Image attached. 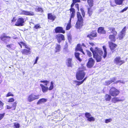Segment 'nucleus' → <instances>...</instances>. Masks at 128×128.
Masks as SVG:
<instances>
[{"label": "nucleus", "mask_w": 128, "mask_h": 128, "mask_svg": "<svg viewBox=\"0 0 128 128\" xmlns=\"http://www.w3.org/2000/svg\"><path fill=\"white\" fill-rule=\"evenodd\" d=\"M7 47L10 49L14 50L15 48V46L12 44H10L6 46Z\"/></svg>", "instance_id": "nucleus-31"}, {"label": "nucleus", "mask_w": 128, "mask_h": 128, "mask_svg": "<svg viewBox=\"0 0 128 128\" xmlns=\"http://www.w3.org/2000/svg\"><path fill=\"white\" fill-rule=\"evenodd\" d=\"M64 50L66 53H67L68 52V50L67 48H66L64 49Z\"/></svg>", "instance_id": "nucleus-59"}, {"label": "nucleus", "mask_w": 128, "mask_h": 128, "mask_svg": "<svg viewBox=\"0 0 128 128\" xmlns=\"http://www.w3.org/2000/svg\"><path fill=\"white\" fill-rule=\"evenodd\" d=\"M12 108V107H10L8 106H7V109H11Z\"/></svg>", "instance_id": "nucleus-61"}, {"label": "nucleus", "mask_w": 128, "mask_h": 128, "mask_svg": "<svg viewBox=\"0 0 128 128\" xmlns=\"http://www.w3.org/2000/svg\"><path fill=\"white\" fill-rule=\"evenodd\" d=\"M40 82L44 83L45 85L46 86H47V84L49 82L46 80H43L40 81Z\"/></svg>", "instance_id": "nucleus-41"}, {"label": "nucleus", "mask_w": 128, "mask_h": 128, "mask_svg": "<svg viewBox=\"0 0 128 128\" xmlns=\"http://www.w3.org/2000/svg\"><path fill=\"white\" fill-rule=\"evenodd\" d=\"M54 88V83L52 81L50 83V85L49 87V90H51L53 88Z\"/></svg>", "instance_id": "nucleus-36"}, {"label": "nucleus", "mask_w": 128, "mask_h": 128, "mask_svg": "<svg viewBox=\"0 0 128 128\" xmlns=\"http://www.w3.org/2000/svg\"><path fill=\"white\" fill-rule=\"evenodd\" d=\"M114 62L116 64L120 66L124 62V61L123 60H122L120 57L118 56L115 58Z\"/></svg>", "instance_id": "nucleus-5"}, {"label": "nucleus", "mask_w": 128, "mask_h": 128, "mask_svg": "<svg viewBox=\"0 0 128 128\" xmlns=\"http://www.w3.org/2000/svg\"><path fill=\"white\" fill-rule=\"evenodd\" d=\"M93 0H88V2L90 6L91 7L93 6Z\"/></svg>", "instance_id": "nucleus-33"}, {"label": "nucleus", "mask_w": 128, "mask_h": 128, "mask_svg": "<svg viewBox=\"0 0 128 128\" xmlns=\"http://www.w3.org/2000/svg\"><path fill=\"white\" fill-rule=\"evenodd\" d=\"M24 46L25 47V48H27L28 49V50H30V48L28 46H27L26 44V45Z\"/></svg>", "instance_id": "nucleus-57"}, {"label": "nucleus", "mask_w": 128, "mask_h": 128, "mask_svg": "<svg viewBox=\"0 0 128 128\" xmlns=\"http://www.w3.org/2000/svg\"><path fill=\"white\" fill-rule=\"evenodd\" d=\"M6 38H10V37L9 36H6L5 35L2 36L0 37V39L1 40L5 42Z\"/></svg>", "instance_id": "nucleus-30"}, {"label": "nucleus", "mask_w": 128, "mask_h": 128, "mask_svg": "<svg viewBox=\"0 0 128 128\" xmlns=\"http://www.w3.org/2000/svg\"><path fill=\"white\" fill-rule=\"evenodd\" d=\"M85 116L87 119L91 116L90 114L88 112L86 113L85 114Z\"/></svg>", "instance_id": "nucleus-38"}, {"label": "nucleus", "mask_w": 128, "mask_h": 128, "mask_svg": "<svg viewBox=\"0 0 128 128\" xmlns=\"http://www.w3.org/2000/svg\"><path fill=\"white\" fill-rule=\"evenodd\" d=\"M87 78V77H86L85 78L82 80V82H84L85 80H86V78Z\"/></svg>", "instance_id": "nucleus-64"}, {"label": "nucleus", "mask_w": 128, "mask_h": 128, "mask_svg": "<svg viewBox=\"0 0 128 128\" xmlns=\"http://www.w3.org/2000/svg\"><path fill=\"white\" fill-rule=\"evenodd\" d=\"M5 114L4 113L0 114V120L3 118Z\"/></svg>", "instance_id": "nucleus-49"}, {"label": "nucleus", "mask_w": 128, "mask_h": 128, "mask_svg": "<svg viewBox=\"0 0 128 128\" xmlns=\"http://www.w3.org/2000/svg\"><path fill=\"white\" fill-rule=\"evenodd\" d=\"M87 120L90 122H92L94 121L95 120V119L92 116H90Z\"/></svg>", "instance_id": "nucleus-37"}, {"label": "nucleus", "mask_w": 128, "mask_h": 128, "mask_svg": "<svg viewBox=\"0 0 128 128\" xmlns=\"http://www.w3.org/2000/svg\"><path fill=\"white\" fill-rule=\"evenodd\" d=\"M19 12L20 14L26 16H33L34 14V12H32L26 11L22 10H21Z\"/></svg>", "instance_id": "nucleus-7"}, {"label": "nucleus", "mask_w": 128, "mask_h": 128, "mask_svg": "<svg viewBox=\"0 0 128 128\" xmlns=\"http://www.w3.org/2000/svg\"><path fill=\"white\" fill-rule=\"evenodd\" d=\"M98 33L100 34H105L106 33V31L104 30V28L102 27L98 28Z\"/></svg>", "instance_id": "nucleus-17"}, {"label": "nucleus", "mask_w": 128, "mask_h": 128, "mask_svg": "<svg viewBox=\"0 0 128 128\" xmlns=\"http://www.w3.org/2000/svg\"><path fill=\"white\" fill-rule=\"evenodd\" d=\"M40 28V25L36 24L34 27V28H35L36 29H38L39 28Z\"/></svg>", "instance_id": "nucleus-52"}, {"label": "nucleus", "mask_w": 128, "mask_h": 128, "mask_svg": "<svg viewBox=\"0 0 128 128\" xmlns=\"http://www.w3.org/2000/svg\"><path fill=\"white\" fill-rule=\"evenodd\" d=\"M14 99L12 98H10L8 99V102H13L14 101Z\"/></svg>", "instance_id": "nucleus-50"}, {"label": "nucleus", "mask_w": 128, "mask_h": 128, "mask_svg": "<svg viewBox=\"0 0 128 128\" xmlns=\"http://www.w3.org/2000/svg\"><path fill=\"white\" fill-rule=\"evenodd\" d=\"M128 7H126L124 8L121 11V12H123L124 11H126L128 9Z\"/></svg>", "instance_id": "nucleus-54"}, {"label": "nucleus", "mask_w": 128, "mask_h": 128, "mask_svg": "<svg viewBox=\"0 0 128 128\" xmlns=\"http://www.w3.org/2000/svg\"><path fill=\"white\" fill-rule=\"evenodd\" d=\"M15 21H16V19H15L14 18L13 20H12V22H14Z\"/></svg>", "instance_id": "nucleus-63"}, {"label": "nucleus", "mask_w": 128, "mask_h": 128, "mask_svg": "<svg viewBox=\"0 0 128 128\" xmlns=\"http://www.w3.org/2000/svg\"><path fill=\"white\" fill-rule=\"evenodd\" d=\"M18 44L21 48H22V46H24L26 45V43L23 42H20L18 43Z\"/></svg>", "instance_id": "nucleus-39"}, {"label": "nucleus", "mask_w": 128, "mask_h": 128, "mask_svg": "<svg viewBox=\"0 0 128 128\" xmlns=\"http://www.w3.org/2000/svg\"><path fill=\"white\" fill-rule=\"evenodd\" d=\"M75 6L77 8V9L79 10V6L78 4H75Z\"/></svg>", "instance_id": "nucleus-58"}, {"label": "nucleus", "mask_w": 128, "mask_h": 128, "mask_svg": "<svg viewBox=\"0 0 128 128\" xmlns=\"http://www.w3.org/2000/svg\"><path fill=\"white\" fill-rule=\"evenodd\" d=\"M112 102L114 103H116V102H120L121 101V100H119L118 98L115 97L113 98L112 100Z\"/></svg>", "instance_id": "nucleus-26"}, {"label": "nucleus", "mask_w": 128, "mask_h": 128, "mask_svg": "<svg viewBox=\"0 0 128 128\" xmlns=\"http://www.w3.org/2000/svg\"><path fill=\"white\" fill-rule=\"evenodd\" d=\"M40 86H41L42 91L44 93L46 92L48 90V87H46L44 86V85L40 84Z\"/></svg>", "instance_id": "nucleus-22"}, {"label": "nucleus", "mask_w": 128, "mask_h": 128, "mask_svg": "<svg viewBox=\"0 0 128 128\" xmlns=\"http://www.w3.org/2000/svg\"><path fill=\"white\" fill-rule=\"evenodd\" d=\"M109 94L113 96H116L119 94V91L114 87H112L110 90Z\"/></svg>", "instance_id": "nucleus-4"}, {"label": "nucleus", "mask_w": 128, "mask_h": 128, "mask_svg": "<svg viewBox=\"0 0 128 128\" xmlns=\"http://www.w3.org/2000/svg\"><path fill=\"white\" fill-rule=\"evenodd\" d=\"M126 30V27L125 26L122 29L121 32L120 33V34L118 36L119 39L121 40L123 38L125 35V33Z\"/></svg>", "instance_id": "nucleus-12"}, {"label": "nucleus", "mask_w": 128, "mask_h": 128, "mask_svg": "<svg viewBox=\"0 0 128 128\" xmlns=\"http://www.w3.org/2000/svg\"><path fill=\"white\" fill-rule=\"evenodd\" d=\"M79 53L76 52L75 53V56L76 58L80 62L82 61V60L79 57Z\"/></svg>", "instance_id": "nucleus-27"}, {"label": "nucleus", "mask_w": 128, "mask_h": 128, "mask_svg": "<svg viewBox=\"0 0 128 128\" xmlns=\"http://www.w3.org/2000/svg\"><path fill=\"white\" fill-rule=\"evenodd\" d=\"M14 94L10 92H8L6 95V97H8L10 96H13Z\"/></svg>", "instance_id": "nucleus-43"}, {"label": "nucleus", "mask_w": 128, "mask_h": 128, "mask_svg": "<svg viewBox=\"0 0 128 128\" xmlns=\"http://www.w3.org/2000/svg\"><path fill=\"white\" fill-rule=\"evenodd\" d=\"M116 80L115 78L114 77L111 78L110 80L106 82L105 84L106 85L110 84L112 82H114Z\"/></svg>", "instance_id": "nucleus-18"}, {"label": "nucleus", "mask_w": 128, "mask_h": 128, "mask_svg": "<svg viewBox=\"0 0 128 128\" xmlns=\"http://www.w3.org/2000/svg\"><path fill=\"white\" fill-rule=\"evenodd\" d=\"M86 52L88 55L90 57L92 56V54L91 52L88 50H86Z\"/></svg>", "instance_id": "nucleus-46"}, {"label": "nucleus", "mask_w": 128, "mask_h": 128, "mask_svg": "<svg viewBox=\"0 0 128 128\" xmlns=\"http://www.w3.org/2000/svg\"><path fill=\"white\" fill-rule=\"evenodd\" d=\"M14 126L16 128H19L20 126V125L18 123H14Z\"/></svg>", "instance_id": "nucleus-47"}, {"label": "nucleus", "mask_w": 128, "mask_h": 128, "mask_svg": "<svg viewBox=\"0 0 128 128\" xmlns=\"http://www.w3.org/2000/svg\"><path fill=\"white\" fill-rule=\"evenodd\" d=\"M72 58H68L67 59L66 64L68 67H72L73 65L72 62Z\"/></svg>", "instance_id": "nucleus-9"}, {"label": "nucleus", "mask_w": 128, "mask_h": 128, "mask_svg": "<svg viewBox=\"0 0 128 128\" xmlns=\"http://www.w3.org/2000/svg\"><path fill=\"white\" fill-rule=\"evenodd\" d=\"M94 61L92 58H90L87 64V66L88 68L92 67L94 65Z\"/></svg>", "instance_id": "nucleus-10"}, {"label": "nucleus", "mask_w": 128, "mask_h": 128, "mask_svg": "<svg viewBox=\"0 0 128 128\" xmlns=\"http://www.w3.org/2000/svg\"><path fill=\"white\" fill-rule=\"evenodd\" d=\"M90 50L93 53L94 58L96 59V62H100L103 54V52L101 49L96 47L94 50L92 48H90Z\"/></svg>", "instance_id": "nucleus-1"}, {"label": "nucleus", "mask_w": 128, "mask_h": 128, "mask_svg": "<svg viewBox=\"0 0 128 128\" xmlns=\"http://www.w3.org/2000/svg\"><path fill=\"white\" fill-rule=\"evenodd\" d=\"M109 46L112 51V52L114 51V50L116 48L117 45L112 42H109Z\"/></svg>", "instance_id": "nucleus-13"}, {"label": "nucleus", "mask_w": 128, "mask_h": 128, "mask_svg": "<svg viewBox=\"0 0 128 128\" xmlns=\"http://www.w3.org/2000/svg\"><path fill=\"white\" fill-rule=\"evenodd\" d=\"M103 48L104 51V54L103 56V57L104 58H106L107 55V52L106 48L105 46H103Z\"/></svg>", "instance_id": "nucleus-28"}, {"label": "nucleus", "mask_w": 128, "mask_h": 128, "mask_svg": "<svg viewBox=\"0 0 128 128\" xmlns=\"http://www.w3.org/2000/svg\"><path fill=\"white\" fill-rule=\"evenodd\" d=\"M125 0H114L115 3L117 5H122L123 2Z\"/></svg>", "instance_id": "nucleus-25"}, {"label": "nucleus", "mask_w": 128, "mask_h": 128, "mask_svg": "<svg viewBox=\"0 0 128 128\" xmlns=\"http://www.w3.org/2000/svg\"><path fill=\"white\" fill-rule=\"evenodd\" d=\"M48 18L50 20L54 21L56 18L55 15H52L51 13H49L48 14Z\"/></svg>", "instance_id": "nucleus-16"}, {"label": "nucleus", "mask_w": 128, "mask_h": 128, "mask_svg": "<svg viewBox=\"0 0 128 128\" xmlns=\"http://www.w3.org/2000/svg\"><path fill=\"white\" fill-rule=\"evenodd\" d=\"M111 96L108 94H106L105 95V98L106 100L107 101H110L111 99Z\"/></svg>", "instance_id": "nucleus-32"}, {"label": "nucleus", "mask_w": 128, "mask_h": 128, "mask_svg": "<svg viewBox=\"0 0 128 128\" xmlns=\"http://www.w3.org/2000/svg\"><path fill=\"white\" fill-rule=\"evenodd\" d=\"M24 19L22 18H18L15 24L16 26H21L24 25Z\"/></svg>", "instance_id": "nucleus-6"}, {"label": "nucleus", "mask_w": 128, "mask_h": 128, "mask_svg": "<svg viewBox=\"0 0 128 128\" xmlns=\"http://www.w3.org/2000/svg\"><path fill=\"white\" fill-rule=\"evenodd\" d=\"M72 1L74 3L80 2V0H72Z\"/></svg>", "instance_id": "nucleus-55"}, {"label": "nucleus", "mask_w": 128, "mask_h": 128, "mask_svg": "<svg viewBox=\"0 0 128 128\" xmlns=\"http://www.w3.org/2000/svg\"><path fill=\"white\" fill-rule=\"evenodd\" d=\"M70 10V12H72L70 19H71V20L72 18H74L75 16V10L73 8H71Z\"/></svg>", "instance_id": "nucleus-21"}, {"label": "nucleus", "mask_w": 128, "mask_h": 128, "mask_svg": "<svg viewBox=\"0 0 128 128\" xmlns=\"http://www.w3.org/2000/svg\"><path fill=\"white\" fill-rule=\"evenodd\" d=\"M4 104L0 100V110L3 109Z\"/></svg>", "instance_id": "nucleus-40"}, {"label": "nucleus", "mask_w": 128, "mask_h": 128, "mask_svg": "<svg viewBox=\"0 0 128 128\" xmlns=\"http://www.w3.org/2000/svg\"><path fill=\"white\" fill-rule=\"evenodd\" d=\"M75 3H74L73 2V3L71 4V8H72L74 6Z\"/></svg>", "instance_id": "nucleus-62"}, {"label": "nucleus", "mask_w": 128, "mask_h": 128, "mask_svg": "<svg viewBox=\"0 0 128 128\" xmlns=\"http://www.w3.org/2000/svg\"><path fill=\"white\" fill-rule=\"evenodd\" d=\"M96 31H93L91 32L90 34L88 35L87 37L89 38L90 40H92V37H94L96 36Z\"/></svg>", "instance_id": "nucleus-14"}, {"label": "nucleus", "mask_w": 128, "mask_h": 128, "mask_svg": "<svg viewBox=\"0 0 128 128\" xmlns=\"http://www.w3.org/2000/svg\"><path fill=\"white\" fill-rule=\"evenodd\" d=\"M115 36L114 35H110L109 36V38L112 41H114L115 40Z\"/></svg>", "instance_id": "nucleus-29"}, {"label": "nucleus", "mask_w": 128, "mask_h": 128, "mask_svg": "<svg viewBox=\"0 0 128 128\" xmlns=\"http://www.w3.org/2000/svg\"><path fill=\"white\" fill-rule=\"evenodd\" d=\"M68 40L69 42L70 43H71L72 40V37L70 36L69 35L68 36Z\"/></svg>", "instance_id": "nucleus-48"}, {"label": "nucleus", "mask_w": 128, "mask_h": 128, "mask_svg": "<svg viewBox=\"0 0 128 128\" xmlns=\"http://www.w3.org/2000/svg\"><path fill=\"white\" fill-rule=\"evenodd\" d=\"M38 57H37L36 58V59L35 60V61L34 62V64H36L37 63V62L38 61Z\"/></svg>", "instance_id": "nucleus-56"}, {"label": "nucleus", "mask_w": 128, "mask_h": 128, "mask_svg": "<svg viewBox=\"0 0 128 128\" xmlns=\"http://www.w3.org/2000/svg\"><path fill=\"white\" fill-rule=\"evenodd\" d=\"M39 98V96H36L32 94L28 96V100L29 102H31L33 100Z\"/></svg>", "instance_id": "nucleus-8"}, {"label": "nucleus", "mask_w": 128, "mask_h": 128, "mask_svg": "<svg viewBox=\"0 0 128 128\" xmlns=\"http://www.w3.org/2000/svg\"><path fill=\"white\" fill-rule=\"evenodd\" d=\"M16 102H14L12 104V106L14 108V110H15L16 109Z\"/></svg>", "instance_id": "nucleus-51"}, {"label": "nucleus", "mask_w": 128, "mask_h": 128, "mask_svg": "<svg viewBox=\"0 0 128 128\" xmlns=\"http://www.w3.org/2000/svg\"><path fill=\"white\" fill-rule=\"evenodd\" d=\"M76 82L77 84H76V85L79 86L82 84L83 82L82 81H75Z\"/></svg>", "instance_id": "nucleus-44"}, {"label": "nucleus", "mask_w": 128, "mask_h": 128, "mask_svg": "<svg viewBox=\"0 0 128 128\" xmlns=\"http://www.w3.org/2000/svg\"><path fill=\"white\" fill-rule=\"evenodd\" d=\"M91 7L89 8H88V13L89 14V16H90L92 13V10Z\"/></svg>", "instance_id": "nucleus-35"}, {"label": "nucleus", "mask_w": 128, "mask_h": 128, "mask_svg": "<svg viewBox=\"0 0 128 128\" xmlns=\"http://www.w3.org/2000/svg\"><path fill=\"white\" fill-rule=\"evenodd\" d=\"M47 99L45 98H42L40 99V103L41 102H45L47 101Z\"/></svg>", "instance_id": "nucleus-42"}, {"label": "nucleus", "mask_w": 128, "mask_h": 128, "mask_svg": "<svg viewBox=\"0 0 128 128\" xmlns=\"http://www.w3.org/2000/svg\"><path fill=\"white\" fill-rule=\"evenodd\" d=\"M75 50L76 51L79 50L82 52L84 54V52H83V50L82 48L80 46V45L78 44L77 46V47L76 49Z\"/></svg>", "instance_id": "nucleus-23"}, {"label": "nucleus", "mask_w": 128, "mask_h": 128, "mask_svg": "<svg viewBox=\"0 0 128 128\" xmlns=\"http://www.w3.org/2000/svg\"><path fill=\"white\" fill-rule=\"evenodd\" d=\"M77 15L78 20L76 24V26L77 28H81L83 25V19L79 12H77Z\"/></svg>", "instance_id": "nucleus-2"}, {"label": "nucleus", "mask_w": 128, "mask_h": 128, "mask_svg": "<svg viewBox=\"0 0 128 128\" xmlns=\"http://www.w3.org/2000/svg\"><path fill=\"white\" fill-rule=\"evenodd\" d=\"M61 46L60 45L58 44H56L55 45L54 51L55 52H59L60 51Z\"/></svg>", "instance_id": "nucleus-19"}, {"label": "nucleus", "mask_w": 128, "mask_h": 128, "mask_svg": "<svg viewBox=\"0 0 128 128\" xmlns=\"http://www.w3.org/2000/svg\"><path fill=\"white\" fill-rule=\"evenodd\" d=\"M80 11H81L82 12V14L83 17H84L85 15L84 12V11L83 9L81 8L80 9Z\"/></svg>", "instance_id": "nucleus-53"}, {"label": "nucleus", "mask_w": 128, "mask_h": 128, "mask_svg": "<svg viewBox=\"0 0 128 128\" xmlns=\"http://www.w3.org/2000/svg\"><path fill=\"white\" fill-rule=\"evenodd\" d=\"M86 73L83 70H80L76 73V78L79 80H82L84 78Z\"/></svg>", "instance_id": "nucleus-3"}, {"label": "nucleus", "mask_w": 128, "mask_h": 128, "mask_svg": "<svg viewBox=\"0 0 128 128\" xmlns=\"http://www.w3.org/2000/svg\"><path fill=\"white\" fill-rule=\"evenodd\" d=\"M71 19H70L69 22L68 23L67 26H66V30H69L71 27Z\"/></svg>", "instance_id": "nucleus-34"}, {"label": "nucleus", "mask_w": 128, "mask_h": 128, "mask_svg": "<svg viewBox=\"0 0 128 128\" xmlns=\"http://www.w3.org/2000/svg\"><path fill=\"white\" fill-rule=\"evenodd\" d=\"M56 38L59 43H60L62 40H64V36L60 34H59L56 36Z\"/></svg>", "instance_id": "nucleus-11"}, {"label": "nucleus", "mask_w": 128, "mask_h": 128, "mask_svg": "<svg viewBox=\"0 0 128 128\" xmlns=\"http://www.w3.org/2000/svg\"><path fill=\"white\" fill-rule=\"evenodd\" d=\"M110 30L114 35H116L117 34V32L115 30V29L114 28H108Z\"/></svg>", "instance_id": "nucleus-24"}, {"label": "nucleus", "mask_w": 128, "mask_h": 128, "mask_svg": "<svg viewBox=\"0 0 128 128\" xmlns=\"http://www.w3.org/2000/svg\"><path fill=\"white\" fill-rule=\"evenodd\" d=\"M112 120V119L111 118L106 119L105 120V122L106 123H108L110 122Z\"/></svg>", "instance_id": "nucleus-45"}, {"label": "nucleus", "mask_w": 128, "mask_h": 128, "mask_svg": "<svg viewBox=\"0 0 128 128\" xmlns=\"http://www.w3.org/2000/svg\"><path fill=\"white\" fill-rule=\"evenodd\" d=\"M30 50L24 49L22 50V52L23 54L28 55L30 54Z\"/></svg>", "instance_id": "nucleus-20"}, {"label": "nucleus", "mask_w": 128, "mask_h": 128, "mask_svg": "<svg viewBox=\"0 0 128 128\" xmlns=\"http://www.w3.org/2000/svg\"><path fill=\"white\" fill-rule=\"evenodd\" d=\"M55 32L56 33L61 32L64 34L65 33V31L63 30L62 28L61 27H58L56 28Z\"/></svg>", "instance_id": "nucleus-15"}, {"label": "nucleus", "mask_w": 128, "mask_h": 128, "mask_svg": "<svg viewBox=\"0 0 128 128\" xmlns=\"http://www.w3.org/2000/svg\"><path fill=\"white\" fill-rule=\"evenodd\" d=\"M89 44L90 45L92 46H94V44L92 42H89Z\"/></svg>", "instance_id": "nucleus-60"}]
</instances>
